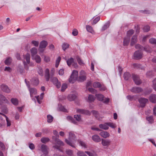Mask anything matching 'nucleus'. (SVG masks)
<instances>
[{
    "label": "nucleus",
    "mask_w": 156,
    "mask_h": 156,
    "mask_svg": "<svg viewBox=\"0 0 156 156\" xmlns=\"http://www.w3.org/2000/svg\"><path fill=\"white\" fill-rule=\"evenodd\" d=\"M47 121L48 122L51 123L53 120V117L50 115H48L47 116Z\"/></svg>",
    "instance_id": "ea45409f"
},
{
    "label": "nucleus",
    "mask_w": 156,
    "mask_h": 156,
    "mask_svg": "<svg viewBox=\"0 0 156 156\" xmlns=\"http://www.w3.org/2000/svg\"><path fill=\"white\" fill-rule=\"evenodd\" d=\"M150 27L149 26H146L143 28V30L144 32H147L149 30Z\"/></svg>",
    "instance_id": "13d9d810"
},
{
    "label": "nucleus",
    "mask_w": 156,
    "mask_h": 156,
    "mask_svg": "<svg viewBox=\"0 0 156 156\" xmlns=\"http://www.w3.org/2000/svg\"><path fill=\"white\" fill-rule=\"evenodd\" d=\"M86 29L87 32L93 34H94V30L91 26L89 25H87L86 26Z\"/></svg>",
    "instance_id": "412c9836"
},
{
    "label": "nucleus",
    "mask_w": 156,
    "mask_h": 156,
    "mask_svg": "<svg viewBox=\"0 0 156 156\" xmlns=\"http://www.w3.org/2000/svg\"><path fill=\"white\" fill-rule=\"evenodd\" d=\"M47 44L48 43L46 41H42L40 43V44L39 50L41 51H43V50H42L41 49L45 48Z\"/></svg>",
    "instance_id": "2eb2a0df"
},
{
    "label": "nucleus",
    "mask_w": 156,
    "mask_h": 156,
    "mask_svg": "<svg viewBox=\"0 0 156 156\" xmlns=\"http://www.w3.org/2000/svg\"><path fill=\"white\" fill-rule=\"evenodd\" d=\"M79 143L80 145L82 147V148H87V145L84 142L80 141Z\"/></svg>",
    "instance_id": "4c0bfd02"
},
{
    "label": "nucleus",
    "mask_w": 156,
    "mask_h": 156,
    "mask_svg": "<svg viewBox=\"0 0 156 156\" xmlns=\"http://www.w3.org/2000/svg\"><path fill=\"white\" fill-rule=\"evenodd\" d=\"M61 60V58L60 56H59L56 61L55 67L57 68L59 65V62Z\"/></svg>",
    "instance_id": "37998d69"
},
{
    "label": "nucleus",
    "mask_w": 156,
    "mask_h": 156,
    "mask_svg": "<svg viewBox=\"0 0 156 156\" xmlns=\"http://www.w3.org/2000/svg\"><path fill=\"white\" fill-rule=\"evenodd\" d=\"M32 82L34 85L36 86L38 84L39 81L37 78H35L32 79Z\"/></svg>",
    "instance_id": "72a5a7b5"
},
{
    "label": "nucleus",
    "mask_w": 156,
    "mask_h": 156,
    "mask_svg": "<svg viewBox=\"0 0 156 156\" xmlns=\"http://www.w3.org/2000/svg\"><path fill=\"white\" fill-rule=\"evenodd\" d=\"M66 153L69 156H72L73 155V151L71 150H68L66 151Z\"/></svg>",
    "instance_id": "338daca9"
},
{
    "label": "nucleus",
    "mask_w": 156,
    "mask_h": 156,
    "mask_svg": "<svg viewBox=\"0 0 156 156\" xmlns=\"http://www.w3.org/2000/svg\"><path fill=\"white\" fill-rule=\"evenodd\" d=\"M85 152H84L82 151H79V156H87Z\"/></svg>",
    "instance_id": "e2e57ef3"
},
{
    "label": "nucleus",
    "mask_w": 156,
    "mask_h": 156,
    "mask_svg": "<svg viewBox=\"0 0 156 156\" xmlns=\"http://www.w3.org/2000/svg\"><path fill=\"white\" fill-rule=\"evenodd\" d=\"M129 41V37L126 36V37L124 38L123 41V45L124 46L127 45Z\"/></svg>",
    "instance_id": "2f4dec72"
},
{
    "label": "nucleus",
    "mask_w": 156,
    "mask_h": 156,
    "mask_svg": "<svg viewBox=\"0 0 156 156\" xmlns=\"http://www.w3.org/2000/svg\"><path fill=\"white\" fill-rule=\"evenodd\" d=\"M30 51L31 55L32 57L34 58V56L37 53V49L35 48H33L31 49Z\"/></svg>",
    "instance_id": "c756f323"
},
{
    "label": "nucleus",
    "mask_w": 156,
    "mask_h": 156,
    "mask_svg": "<svg viewBox=\"0 0 156 156\" xmlns=\"http://www.w3.org/2000/svg\"><path fill=\"white\" fill-rule=\"evenodd\" d=\"M137 36L134 35L132 37L131 41V45H133L137 42Z\"/></svg>",
    "instance_id": "cd10ccee"
},
{
    "label": "nucleus",
    "mask_w": 156,
    "mask_h": 156,
    "mask_svg": "<svg viewBox=\"0 0 156 156\" xmlns=\"http://www.w3.org/2000/svg\"><path fill=\"white\" fill-rule=\"evenodd\" d=\"M0 100L6 102H7V100L5 97L2 95H0Z\"/></svg>",
    "instance_id": "864d4df0"
},
{
    "label": "nucleus",
    "mask_w": 156,
    "mask_h": 156,
    "mask_svg": "<svg viewBox=\"0 0 156 156\" xmlns=\"http://www.w3.org/2000/svg\"><path fill=\"white\" fill-rule=\"evenodd\" d=\"M67 65L70 66L71 65H72V66L75 68H76L77 67V64L74 61L73 58H71L70 59H69L67 61Z\"/></svg>",
    "instance_id": "9b49d317"
},
{
    "label": "nucleus",
    "mask_w": 156,
    "mask_h": 156,
    "mask_svg": "<svg viewBox=\"0 0 156 156\" xmlns=\"http://www.w3.org/2000/svg\"><path fill=\"white\" fill-rule=\"evenodd\" d=\"M95 96L97 98V99L100 101H102L103 100V98H104V95L100 94H96Z\"/></svg>",
    "instance_id": "7c9ffc66"
},
{
    "label": "nucleus",
    "mask_w": 156,
    "mask_h": 156,
    "mask_svg": "<svg viewBox=\"0 0 156 156\" xmlns=\"http://www.w3.org/2000/svg\"><path fill=\"white\" fill-rule=\"evenodd\" d=\"M109 23L108 22L102 27V30H105L107 29L109 26Z\"/></svg>",
    "instance_id": "6e6d98bb"
},
{
    "label": "nucleus",
    "mask_w": 156,
    "mask_h": 156,
    "mask_svg": "<svg viewBox=\"0 0 156 156\" xmlns=\"http://www.w3.org/2000/svg\"><path fill=\"white\" fill-rule=\"evenodd\" d=\"M99 135L104 138H108L110 134L109 133L106 131H102L99 133Z\"/></svg>",
    "instance_id": "ddd939ff"
},
{
    "label": "nucleus",
    "mask_w": 156,
    "mask_h": 156,
    "mask_svg": "<svg viewBox=\"0 0 156 156\" xmlns=\"http://www.w3.org/2000/svg\"><path fill=\"white\" fill-rule=\"evenodd\" d=\"M67 87V84L66 83H63L62 86L61 91H64Z\"/></svg>",
    "instance_id": "79ce46f5"
},
{
    "label": "nucleus",
    "mask_w": 156,
    "mask_h": 156,
    "mask_svg": "<svg viewBox=\"0 0 156 156\" xmlns=\"http://www.w3.org/2000/svg\"><path fill=\"white\" fill-rule=\"evenodd\" d=\"M92 139L93 141L96 142H98L101 141L100 136L98 135H94L92 136Z\"/></svg>",
    "instance_id": "aec40b11"
},
{
    "label": "nucleus",
    "mask_w": 156,
    "mask_h": 156,
    "mask_svg": "<svg viewBox=\"0 0 156 156\" xmlns=\"http://www.w3.org/2000/svg\"><path fill=\"white\" fill-rule=\"evenodd\" d=\"M76 138V137L74 134L72 133H69V140L66 139L65 141L67 144L72 147H73L74 145L73 144V143H74Z\"/></svg>",
    "instance_id": "f03ea898"
},
{
    "label": "nucleus",
    "mask_w": 156,
    "mask_h": 156,
    "mask_svg": "<svg viewBox=\"0 0 156 156\" xmlns=\"http://www.w3.org/2000/svg\"><path fill=\"white\" fill-rule=\"evenodd\" d=\"M0 114L2 115L3 116L5 117L6 118V120L7 122V125L8 126H10L11 125V123L10 120H9L8 118L4 114L0 112Z\"/></svg>",
    "instance_id": "473e14b6"
},
{
    "label": "nucleus",
    "mask_w": 156,
    "mask_h": 156,
    "mask_svg": "<svg viewBox=\"0 0 156 156\" xmlns=\"http://www.w3.org/2000/svg\"><path fill=\"white\" fill-rule=\"evenodd\" d=\"M12 59L10 57H8L6 58L5 61V63L7 65H9L11 62Z\"/></svg>",
    "instance_id": "e433bc0d"
},
{
    "label": "nucleus",
    "mask_w": 156,
    "mask_h": 156,
    "mask_svg": "<svg viewBox=\"0 0 156 156\" xmlns=\"http://www.w3.org/2000/svg\"><path fill=\"white\" fill-rule=\"evenodd\" d=\"M89 156H98L97 154L95 152L92 153L89 151H85Z\"/></svg>",
    "instance_id": "a19ab883"
},
{
    "label": "nucleus",
    "mask_w": 156,
    "mask_h": 156,
    "mask_svg": "<svg viewBox=\"0 0 156 156\" xmlns=\"http://www.w3.org/2000/svg\"><path fill=\"white\" fill-rule=\"evenodd\" d=\"M41 141L43 143H46L49 141V139L48 138L43 137L41 139Z\"/></svg>",
    "instance_id": "58836bf2"
},
{
    "label": "nucleus",
    "mask_w": 156,
    "mask_h": 156,
    "mask_svg": "<svg viewBox=\"0 0 156 156\" xmlns=\"http://www.w3.org/2000/svg\"><path fill=\"white\" fill-rule=\"evenodd\" d=\"M72 34L74 36H76L78 34V32L77 30L76 29H73V30Z\"/></svg>",
    "instance_id": "680f3d73"
},
{
    "label": "nucleus",
    "mask_w": 156,
    "mask_h": 156,
    "mask_svg": "<svg viewBox=\"0 0 156 156\" xmlns=\"http://www.w3.org/2000/svg\"><path fill=\"white\" fill-rule=\"evenodd\" d=\"M135 48L137 49H140V51L144 50L147 52H149L150 51L149 50V47H143L139 44H137L135 45Z\"/></svg>",
    "instance_id": "4468645a"
},
{
    "label": "nucleus",
    "mask_w": 156,
    "mask_h": 156,
    "mask_svg": "<svg viewBox=\"0 0 156 156\" xmlns=\"http://www.w3.org/2000/svg\"><path fill=\"white\" fill-rule=\"evenodd\" d=\"M1 88L2 90L7 93H9L10 90L7 86L4 84H2L1 86Z\"/></svg>",
    "instance_id": "a211bd4d"
},
{
    "label": "nucleus",
    "mask_w": 156,
    "mask_h": 156,
    "mask_svg": "<svg viewBox=\"0 0 156 156\" xmlns=\"http://www.w3.org/2000/svg\"><path fill=\"white\" fill-rule=\"evenodd\" d=\"M69 45L66 43H64L62 45V48L63 50L65 51L66 49L69 48Z\"/></svg>",
    "instance_id": "de8ad7c7"
},
{
    "label": "nucleus",
    "mask_w": 156,
    "mask_h": 156,
    "mask_svg": "<svg viewBox=\"0 0 156 156\" xmlns=\"http://www.w3.org/2000/svg\"><path fill=\"white\" fill-rule=\"evenodd\" d=\"M149 99L152 102L156 103V95L154 94H151L150 97Z\"/></svg>",
    "instance_id": "4be33fe9"
},
{
    "label": "nucleus",
    "mask_w": 156,
    "mask_h": 156,
    "mask_svg": "<svg viewBox=\"0 0 156 156\" xmlns=\"http://www.w3.org/2000/svg\"><path fill=\"white\" fill-rule=\"evenodd\" d=\"M52 138L53 140L55 141V146L54 147L57 149L62 151V150L60 149V147L61 146L64 145V144L59 139L56 138L55 136H53Z\"/></svg>",
    "instance_id": "7ed1b4c3"
},
{
    "label": "nucleus",
    "mask_w": 156,
    "mask_h": 156,
    "mask_svg": "<svg viewBox=\"0 0 156 156\" xmlns=\"http://www.w3.org/2000/svg\"><path fill=\"white\" fill-rule=\"evenodd\" d=\"M100 19V17L99 16L97 17H94L93 19V22L92 24H96Z\"/></svg>",
    "instance_id": "bb28decb"
},
{
    "label": "nucleus",
    "mask_w": 156,
    "mask_h": 156,
    "mask_svg": "<svg viewBox=\"0 0 156 156\" xmlns=\"http://www.w3.org/2000/svg\"><path fill=\"white\" fill-rule=\"evenodd\" d=\"M153 87L154 90L156 91V78L153 81Z\"/></svg>",
    "instance_id": "69168bd1"
},
{
    "label": "nucleus",
    "mask_w": 156,
    "mask_h": 156,
    "mask_svg": "<svg viewBox=\"0 0 156 156\" xmlns=\"http://www.w3.org/2000/svg\"><path fill=\"white\" fill-rule=\"evenodd\" d=\"M86 79V75L85 72L82 71L80 73V76L79 77V81L82 82Z\"/></svg>",
    "instance_id": "6e6552de"
},
{
    "label": "nucleus",
    "mask_w": 156,
    "mask_h": 156,
    "mask_svg": "<svg viewBox=\"0 0 156 156\" xmlns=\"http://www.w3.org/2000/svg\"><path fill=\"white\" fill-rule=\"evenodd\" d=\"M76 97L77 96L75 94H71L68 95V98L69 101H72L74 100Z\"/></svg>",
    "instance_id": "5701e85b"
},
{
    "label": "nucleus",
    "mask_w": 156,
    "mask_h": 156,
    "mask_svg": "<svg viewBox=\"0 0 156 156\" xmlns=\"http://www.w3.org/2000/svg\"><path fill=\"white\" fill-rule=\"evenodd\" d=\"M50 76V74L49 70L48 69H47L45 70L44 75V77L46 81H48L49 80Z\"/></svg>",
    "instance_id": "6ab92c4d"
},
{
    "label": "nucleus",
    "mask_w": 156,
    "mask_h": 156,
    "mask_svg": "<svg viewBox=\"0 0 156 156\" xmlns=\"http://www.w3.org/2000/svg\"><path fill=\"white\" fill-rule=\"evenodd\" d=\"M108 126L112 128H115L116 127L115 124L112 122H108Z\"/></svg>",
    "instance_id": "3c124183"
},
{
    "label": "nucleus",
    "mask_w": 156,
    "mask_h": 156,
    "mask_svg": "<svg viewBox=\"0 0 156 156\" xmlns=\"http://www.w3.org/2000/svg\"><path fill=\"white\" fill-rule=\"evenodd\" d=\"M142 52L141 51H136L134 54V57L135 59H140L142 57Z\"/></svg>",
    "instance_id": "1a4fd4ad"
},
{
    "label": "nucleus",
    "mask_w": 156,
    "mask_h": 156,
    "mask_svg": "<svg viewBox=\"0 0 156 156\" xmlns=\"http://www.w3.org/2000/svg\"><path fill=\"white\" fill-rule=\"evenodd\" d=\"M130 76V74L128 72L125 73L124 75V77L125 80H128Z\"/></svg>",
    "instance_id": "c03bdc74"
},
{
    "label": "nucleus",
    "mask_w": 156,
    "mask_h": 156,
    "mask_svg": "<svg viewBox=\"0 0 156 156\" xmlns=\"http://www.w3.org/2000/svg\"><path fill=\"white\" fill-rule=\"evenodd\" d=\"M28 90L30 91V95L31 98H32L34 95H36L37 94V90L36 89L33 87H30L29 85L26 81Z\"/></svg>",
    "instance_id": "423d86ee"
},
{
    "label": "nucleus",
    "mask_w": 156,
    "mask_h": 156,
    "mask_svg": "<svg viewBox=\"0 0 156 156\" xmlns=\"http://www.w3.org/2000/svg\"><path fill=\"white\" fill-rule=\"evenodd\" d=\"M59 108L60 110L61 111H62L65 112H67V109H66L63 106L61 105H59Z\"/></svg>",
    "instance_id": "8fccbe9b"
},
{
    "label": "nucleus",
    "mask_w": 156,
    "mask_h": 156,
    "mask_svg": "<svg viewBox=\"0 0 156 156\" xmlns=\"http://www.w3.org/2000/svg\"><path fill=\"white\" fill-rule=\"evenodd\" d=\"M149 42L152 44H155L156 43V40L155 38H152L150 39Z\"/></svg>",
    "instance_id": "4d7b16f0"
},
{
    "label": "nucleus",
    "mask_w": 156,
    "mask_h": 156,
    "mask_svg": "<svg viewBox=\"0 0 156 156\" xmlns=\"http://www.w3.org/2000/svg\"><path fill=\"white\" fill-rule=\"evenodd\" d=\"M133 77V80L136 84L139 85L141 83V82L138 76L134 75Z\"/></svg>",
    "instance_id": "f3484780"
},
{
    "label": "nucleus",
    "mask_w": 156,
    "mask_h": 156,
    "mask_svg": "<svg viewBox=\"0 0 156 156\" xmlns=\"http://www.w3.org/2000/svg\"><path fill=\"white\" fill-rule=\"evenodd\" d=\"M51 80L52 82L57 88H59L61 87L60 82L59 81L58 79L55 77H51Z\"/></svg>",
    "instance_id": "0eeeda50"
},
{
    "label": "nucleus",
    "mask_w": 156,
    "mask_h": 156,
    "mask_svg": "<svg viewBox=\"0 0 156 156\" xmlns=\"http://www.w3.org/2000/svg\"><path fill=\"white\" fill-rule=\"evenodd\" d=\"M141 91L142 89L138 87H133L131 90L132 92L135 93H138L141 92Z\"/></svg>",
    "instance_id": "393cba45"
},
{
    "label": "nucleus",
    "mask_w": 156,
    "mask_h": 156,
    "mask_svg": "<svg viewBox=\"0 0 156 156\" xmlns=\"http://www.w3.org/2000/svg\"><path fill=\"white\" fill-rule=\"evenodd\" d=\"M78 78V72L76 70H73L71 75L69 79V82L70 83H73Z\"/></svg>",
    "instance_id": "f257e3e1"
},
{
    "label": "nucleus",
    "mask_w": 156,
    "mask_h": 156,
    "mask_svg": "<svg viewBox=\"0 0 156 156\" xmlns=\"http://www.w3.org/2000/svg\"><path fill=\"white\" fill-rule=\"evenodd\" d=\"M67 119L74 124L77 125L78 121V115H74V118L71 116H68L67 117Z\"/></svg>",
    "instance_id": "39448f33"
},
{
    "label": "nucleus",
    "mask_w": 156,
    "mask_h": 156,
    "mask_svg": "<svg viewBox=\"0 0 156 156\" xmlns=\"http://www.w3.org/2000/svg\"><path fill=\"white\" fill-rule=\"evenodd\" d=\"M23 57L27 61V63L25 61L23 62L24 67L26 69L28 70L29 69V67L27 64H29L30 62V55L29 53H27L25 55H23Z\"/></svg>",
    "instance_id": "20e7f679"
},
{
    "label": "nucleus",
    "mask_w": 156,
    "mask_h": 156,
    "mask_svg": "<svg viewBox=\"0 0 156 156\" xmlns=\"http://www.w3.org/2000/svg\"><path fill=\"white\" fill-rule=\"evenodd\" d=\"M79 113L84 114L87 115H90L91 113L87 110H84L82 109H79Z\"/></svg>",
    "instance_id": "c85d7f7f"
},
{
    "label": "nucleus",
    "mask_w": 156,
    "mask_h": 156,
    "mask_svg": "<svg viewBox=\"0 0 156 156\" xmlns=\"http://www.w3.org/2000/svg\"><path fill=\"white\" fill-rule=\"evenodd\" d=\"M140 104V106L144 107L145 106V104L148 102L147 99L144 98H141L138 100Z\"/></svg>",
    "instance_id": "f8f14e48"
},
{
    "label": "nucleus",
    "mask_w": 156,
    "mask_h": 156,
    "mask_svg": "<svg viewBox=\"0 0 156 156\" xmlns=\"http://www.w3.org/2000/svg\"><path fill=\"white\" fill-rule=\"evenodd\" d=\"M38 73L41 76H42L43 75V70L41 67H40L38 68Z\"/></svg>",
    "instance_id": "052dcab7"
},
{
    "label": "nucleus",
    "mask_w": 156,
    "mask_h": 156,
    "mask_svg": "<svg viewBox=\"0 0 156 156\" xmlns=\"http://www.w3.org/2000/svg\"><path fill=\"white\" fill-rule=\"evenodd\" d=\"M111 141L109 140H105L102 139L101 144L102 146L104 147H107L111 144Z\"/></svg>",
    "instance_id": "9d476101"
},
{
    "label": "nucleus",
    "mask_w": 156,
    "mask_h": 156,
    "mask_svg": "<svg viewBox=\"0 0 156 156\" xmlns=\"http://www.w3.org/2000/svg\"><path fill=\"white\" fill-rule=\"evenodd\" d=\"M109 100V98H105L104 99L103 98V101L104 103L107 104L108 103Z\"/></svg>",
    "instance_id": "774afa93"
},
{
    "label": "nucleus",
    "mask_w": 156,
    "mask_h": 156,
    "mask_svg": "<svg viewBox=\"0 0 156 156\" xmlns=\"http://www.w3.org/2000/svg\"><path fill=\"white\" fill-rule=\"evenodd\" d=\"M95 100L93 95H89L88 101L89 102L94 101Z\"/></svg>",
    "instance_id": "a18cd8bd"
},
{
    "label": "nucleus",
    "mask_w": 156,
    "mask_h": 156,
    "mask_svg": "<svg viewBox=\"0 0 156 156\" xmlns=\"http://www.w3.org/2000/svg\"><path fill=\"white\" fill-rule=\"evenodd\" d=\"M101 86V84L98 82H94L93 83V86L95 88H99Z\"/></svg>",
    "instance_id": "c9c22d12"
},
{
    "label": "nucleus",
    "mask_w": 156,
    "mask_h": 156,
    "mask_svg": "<svg viewBox=\"0 0 156 156\" xmlns=\"http://www.w3.org/2000/svg\"><path fill=\"white\" fill-rule=\"evenodd\" d=\"M17 71L18 72L20 73H22L23 72L24 70L22 67L21 66H19L17 68Z\"/></svg>",
    "instance_id": "603ef678"
},
{
    "label": "nucleus",
    "mask_w": 156,
    "mask_h": 156,
    "mask_svg": "<svg viewBox=\"0 0 156 156\" xmlns=\"http://www.w3.org/2000/svg\"><path fill=\"white\" fill-rule=\"evenodd\" d=\"M11 101L14 105H17L18 104V100L16 98H12L11 99Z\"/></svg>",
    "instance_id": "f704fd0d"
},
{
    "label": "nucleus",
    "mask_w": 156,
    "mask_h": 156,
    "mask_svg": "<svg viewBox=\"0 0 156 156\" xmlns=\"http://www.w3.org/2000/svg\"><path fill=\"white\" fill-rule=\"evenodd\" d=\"M87 89L88 90L89 92L93 94H94V93L96 92V90H95V89H94L93 88L88 87V88Z\"/></svg>",
    "instance_id": "bf43d9fd"
},
{
    "label": "nucleus",
    "mask_w": 156,
    "mask_h": 156,
    "mask_svg": "<svg viewBox=\"0 0 156 156\" xmlns=\"http://www.w3.org/2000/svg\"><path fill=\"white\" fill-rule=\"evenodd\" d=\"M44 93H42L41 94L40 97H39V96L35 97L37 99L38 102L39 104H40L41 103V101L40 100H41L43 99L44 97Z\"/></svg>",
    "instance_id": "a878e982"
},
{
    "label": "nucleus",
    "mask_w": 156,
    "mask_h": 156,
    "mask_svg": "<svg viewBox=\"0 0 156 156\" xmlns=\"http://www.w3.org/2000/svg\"><path fill=\"white\" fill-rule=\"evenodd\" d=\"M99 127L102 129L107 130L108 129L109 127L108 126L107 123H105L104 124H100L99 126Z\"/></svg>",
    "instance_id": "b1692460"
},
{
    "label": "nucleus",
    "mask_w": 156,
    "mask_h": 156,
    "mask_svg": "<svg viewBox=\"0 0 156 156\" xmlns=\"http://www.w3.org/2000/svg\"><path fill=\"white\" fill-rule=\"evenodd\" d=\"M34 59L36 62L37 63H39L41 62V58L40 56L38 55H36L35 56Z\"/></svg>",
    "instance_id": "49530a36"
},
{
    "label": "nucleus",
    "mask_w": 156,
    "mask_h": 156,
    "mask_svg": "<svg viewBox=\"0 0 156 156\" xmlns=\"http://www.w3.org/2000/svg\"><path fill=\"white\" fill-rule=\"evenodd\" d=\"M91 113L96 118H98V113L97 111H92Z\"/></svg>",
    "instance_id": "0e129e2a"
},
{
    "label": "nucleus",
    "mask_w": 156,
    "mask_h": 156,
    "mask_svg": "<svg viewBox=\"0 0 156 156\" xmlns=\"http://www.w3.org/2000/svg\"><path fill=\"white\" fill-rule=\"evenodd\" d=\"M134 33V31L133 30H129L127 32V36L129 37L130 36H131Z\"/></svg>",
    "instance_id": "5fc2aeb1"
},
{
    "label": "nucleus",
    "mask_w": 156,
    "mask_h": 156,
    "mask_svg": "<svg viewBox=\"0 0 156 156\" xmlns=\"http://www.w3.org/2000/svg\"><path fill=\"white\" fill-rule=\"evenodd\" d=\"M146 119L149 123H152L154 122V119L152 116L147 117Z\"/></svg>",
    "instance_id": "09e8293b"
},
{
    "label": "nucleus",
    "mask_w": 156,
    "mask_h": 156,
    "mask_svg": "<svg viewBox=\"0 0 156 156\" xmlns=\"http://www.w3.org/2000/svg\"><path fill=\"white\" fill-rule=\"evenodd\" d=\"M41 151L45 154H47L48 153V147L45 144H42L41 145Z\"/></svg>",
    "instance_id": "dca6fc26"
}]
</instances>
